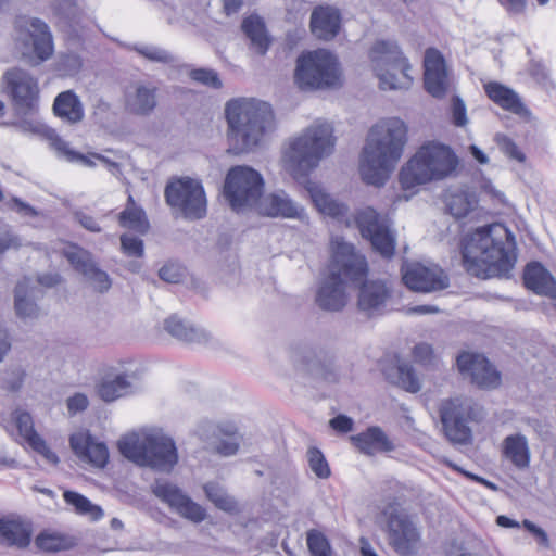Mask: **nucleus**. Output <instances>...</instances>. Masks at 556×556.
<instances>
[{"label": "nucleus", "instance_id": "nucleus-55", "mask_svg": "<svg viewBox=\"0 0 556 556\" xmlns=\"http://www.w3.org/2000/svg\"><path fill=\"white\" fill-rule=\"evenodd\" d=\"M29 446L41 454L49 464L56 465L59 463L58 455L47 445L41 437L33 441Z\"/></svg>", "mask_w": 556, "mask_h": 556}, {"label": "nucleus", "instance_id": "nucleus-15", "mask_svg": "<svg viewBox=\"0 0 556 556\" xmlns=\"http://www.w3.org/2000/svg\"><path fill=\"white\" fill-rule=\"evenodd\" d=\"M154 495L168 507L194 523L203 521L206 517V510L193 502L180 488L167 480H156L152 485Z\"/></svg>", "mask_w": 556, "mask_h": 556}, {"label": "nucleus", "instance_id": "nucleus-3", "mask_svg": "<svg viewBox=\"0 0 556 556\" xmlns=\"http://www.w3.org/2000/svg\"><path fill=\"white\" fill-rule=\"evenodd\" d=\"M329 275L323 279L316 293L317 305L325 311H340L346 302V285L362 283L367 277L366 257L342 237L331 238Z\"/></svg>", "mask_w": 556, "mask_h": 556}, {"label": "nucleus", "instance_id": "nucleus-8", "mask_svg": "<svg viewBox=\"0 0 556 556\" xmlns=\"http://www.w3.org/2000/svg\"><path fill=\"white\" fill-rule=\"evenodd\" d=\"M338 58L328 50L305 51L296 59L294 83L304 91L338 87L341 83Z\"/></svg>", "mask_w": 556, "mask_h": 556}, {"label": "nucleus", "instance_id": "nucleus-23", "mask_svg": "<svg viewBox=\"0 0 556 556\" xmlns=\"http://www.w3.org/2000/svg\"><path fill=\"white\" fill-rule=\"evenodd\" d=\"M70 445L81 462L96 468H104L109 462L106 444L99 441L87 430L73 433L70 437Z\"/></svg>", "mask_w": 556, "mask_h": 556}, {"label": "nucleus", "instance_id": "nucleus-43", "mask_svg": "<svg viewBox=\"0 0 556 556\" xmlns=\"http://www.w3.org/2000/svg\"><path fill=\"white\" fill-rule=\"evenodd\" d=\"M13 420L17 430L18 437L28 445L40 435L34 429L31 416L27 412L16 410L13 414Z\"/></svg>", "mask_w": 556, "mask_h": 556}, {"label": "nucleus", "instance_id": "nucleus-28", "mask_svg": "<svg viewBox=\"0 0 556 556\" xmlns=\"http://www.w3.org/2000/svg\"><path fill=\"white\" fill-rule=\"evenodd\" d=\"M156 87L146 84H135L129 87L125 93V109L127 112L147 116L155 109Z\"/></svg>", "mask_w": 556, "mask_h": 556}, {"label": "nucleus", "instance_id": "nucleus-54", "mask_svg": "<svg viewBox=\"0 0 556 556\" xmlns=\"http://www.w3.org/2000/svg\"><path fill=\"white\" fill-rule=\"evenodd\" d=\"M184 268L175 263H167L160 269V278L169 283H178L184 276Z\"/></svg>", "mask_w": 556, "mask_h": 556}, {"label": "nucleus", "instance_id": "nucleus-53", "mask_svg": "<svg viewBox=\"0 0 556 556\" xmlns=\"http://www.w3.org/2000/svg\"><path fill=\"white\" fill-rule=\"evenodd\" d=\"M452 123L456 127H464L468 123L467 111L464 101L458 97L454 96L451 103Z\"/></svg>", "mask_w": 556, "mask_h": 556}, {"label": "nucleus", "instance_id": "nucleus-58", "mask_svg": "<svg viewBox=\"0 0 556 556\" xmlns=\"http://www.w3.org/2000/svg\"><path fill=\"white\" fill-rule=\"evenodd\" d=\"M352 418L345 415H339L330 420V426L333 430L341 433H348L353 429Z\"/></svg>", "mask_w": 556, "mask_h": 556}, {"label": "nucleus", "instance_id": "nucleus-45", "mask_svg": "<svg viewBox=\"0 0 556 556\" xmlns=\"http://www.w3.org/2000/svg\"><path fill=\"white\" fill-rule=\"evenodd\" d=\"M36 546L43 552H59L68 547V541L63 535L42 532L36 538Z\"/></svg>", "mask_w": 556, "mask_h": 556}, {"label": "nucleus", "instance_id": "nucleus-61", "mask_svg": "<svg viewBox=\"0 0 556 556\" xmlns=\"http://www.w3.org/2000/svg\"><path fill=\"white\" fill-rule=\"evenodd\" d=\"M445 464H446L447 466H450L451 468H453L454 470H456V471H458V472H462L464 476H466V477L470 478L471 480L477 481V482H479V483H481V484L485 485L486 488H489V489H491V490H497V486H496L493 482L488 481V480H485V479H484V478H482V477H479V476H476V475H473V473L467 472V471H465V470L460 469L458 466H456V465H455V464H453L452 462L446 460V462H445Z\"/></svg>", "mask_w": 556, "mask_h": 556}, {"label": "nucleus", "instance_id": "nucleus-29", "mask_svg": "<svg viewBox=\"0 0 556 556\" xmlns=\"http://www.w3.org/2000/svg\"><path fill=\"white\" fill-rule=\"evenodd\" d=\"M350 440L353 445L359 450V452L367 455L391 452L395 448L393 442L389 439L386 432L376 426L369 427L365 431L352 435Z\"/></svg>", "mask_w": 556, "mask_h": 556}, {"label": "nucleus", "instance_id": "nucleus-46", "mask_svg": "<svg viewBox=\"0 0 556 556\" xmlns=\"http://www.w3.org/2000/svg\"><path fill=\"white\" fill-rule=\"evenodd\" d=\"M134 49L143 58L151 62L162 64H170L175 62V56L167 50L152 46V45H138Z\"/></svg>", "mask_w": 556, "mask_h": 556}, {"label": "nucleus", "instance_id": "nucleus-16", "mask_svg": "<svg viewBox=\"0 0 556 556\" xmlns=\"http://www.w3.org/2000/svg\"><path fill=\"white\" fill-rule=\"evenodd\" d=\"M402 278L405 286L416 292L430 293L448 287L447 275L434 264H405L402 267Z\"/></svg>", "mask_w": 556, "mask_h": 556}, {"label": "nucleus", "instance_id": "nucleus-13", "mask_svg": "<svg viewBox=\"0 0 556 556\" xmlns=\"http://www.w3.org/2000/svg\"><path fill=\"white\" fill-rule=\"evenodd\" d=\"M390 546L401 556H413L421 546V533L413 520L403 511L393 509L387 521Z\"/></svg>", "mask_w": 556, "mask_h": 556}, {"label": "nucleus", "instance_id": "nucleus-49", "mask_svg": "<svg viewBox=\"0 0 556 556\" xmlns=\"http://www.w3.org/2000/svg\"><path fill=\"white\" fill-rule=\"evenodd\" d=\"M414 361L425 368H437L439 359L434 355L432 346L428 343H418L413 349Z\"/></svg>", "mask_w": 556, "mask_h": 556}, {"label": "nucleus", "instance_id": "nucleus-21", "mask_svg": "<svg viewBox=\"0 0 556 556\" xmlns=\"http://www.w3.org/2000/svg\"><path fill=\"white\" fill-rule=\"evenodd\" d=\"M457 367L462 374L469 375L471 381L481 388H495L500 384V372L481 354L462 353L457 357Z\"/></svg>", "mask_w": 556, "mask_h": 556}, {"label": "nucleus", "instance_id": "nucleus-39", "mask_svg": "<svg viewBox=\"0 0 556 556\" xmlns=\"http://www.w3.org/2000/svg\"><path fill=\"white\" fill-rule=\"evenodd\" d=\"M30 279L24 278L15 288V311L21 318H35L39 309L34 302L35 288H29Z\"/></svg>", "mask_w": 556, "mask_h": 556}, {"label": "nucleus", "instance_id": "nucleus-40", "mask_svg": "<svg viewBox=\"0 0 556 556\" xmlns=\"http://www.w3.org/2000/svg\"><path fill=\"white\" fill-rule=\"evenodd\" d=\"M122 227L146 233L149 229V220L142 207L138 206L131 195L128 197L127 205L118 215Z\"/></svg>", "mask_w": 556, "mask_h": 556}, {"label": "nucleus", "instance_id": "nucleus-17", "mask_svg": "<svg viewBox=\"0 0 556 556\" xmlns=\"http://www.w3.org/2000/svg\"><path fill=\"white\" fill-rule=\"evenodd\" d=\"M56 25L68 42H78L94 29L93 21L81 13L72 0H64L55 9Z\"/></svg>", "mask_w": 556, "mask_h": 556}, {"label": "nucleus", "instance_id": "nucleus-30", "mask_svg": "<svg viewBox=\"0 0 556 556\" xmlns=\"http://www.w3.org/2000/svg\"><path fill=\"white\" fill-rule=\"evenodd\" d=\"M305 189L308 192L315 207L324 215H328L337 219H341L346 215L348 206L344 203L333 199L318 184L312 180H307L305 184Z\"/></svg>", "mask_w": 556, "mask_h": 556}, {"label": "nucleus", "instance_id": "nucleus-2", "mask_svg": "<svg viewBox=\"0 0 556 556\" xmlns=\"http://www.w3.org/2000/svg\"><path fill=\"white\" fill-rule=\"evenodd\" d=\"M407 125L399 117L377 122L368 131L359 159L364 182L383 186L401 160L407 142Z\"/></svg>", "mask_w": 556, "mask_h": 556}, {"label": "nucleus", "instance_id": "nucleus-64", "mask_svg": "<svg viewBox=\"0 0 556 556\" xmlns=\"http://www.w3.org/2000/svg\"><path fill=\"white\" fill-rule=\"evenodd\" d=\"M215 505L225 511H233L237 509V503L227 493H225L220 498H218Z\"/></svg>", "mask_w": 556, "mask_h": 556}, {"label": "nucleus", "instance_id": "nucleus-56", "mask_svg": "<svg viewBox=\"0 0 556 556\" xmlns=\"http://www.w3.org/2000/svg\"><path fill=\"white\" fill-rule=\"evenodd\" d=\"M21 242L15 237L7 225H0V252H4L12 248H17Z\"/></svg>", "mask_w": 556, "mask_h": 556}, {"label": "nucleus", "instance_id": "nucleus-6", "mask_svg": "<svg viewBox=\"0 0 556 556\" xmlns=\"http://www.w3.org/2000/svg\"><path fill=\"white\" fill-rule=\"evenodd\" d=\"M458 157L446 144L429 141L422 144L400 172V182L408 190L451 176L457 168Z\"/></svg>", "mask_w": 556, "mask_h": 556}, {"label": "nucleus", "instance_id": "nucleus-41", "mask_svg": "<svg viewBox=\"0 0 556 556\" xmlns=\"http://www.w3.org/2000/svg\"><path fill=\"white\" fill-rule=\"evenodd\" d=\"M477 202L475 194L465 190L448 192L445 198L448 212L456 218L465 217L475 208Z\"/></svg>", "mask_w": 556, "mask_h": 556}, {"label": "nucleus", "instance_id": "nucleus-50", "mask_svg": "<svg viewBox=\"0 0 556 556\" xmlns=\"http://www.w3.org/2000/svg\"><path fill=\"white\" fill-rule=\"evenodd\" d=\"M190 77L193 80L201 83L202 85H205L207 87H212L215 89L222 88V85H223L222 80L218 77L217 72H215L214 70H208V68L192 70L190 72Z\"/></svg>", "mask_w": 556, "mask_h": 556}, {"label": "nucleus", "instance_id": "nucleus-18", "mask_svg": "<svg viewBox=\"0 0 556 556\" xmlns=\"http://www.w3.org/2000/svg\"><path fill=\"white\" fill-rule=\"evenodd\" d=\"M424 67V84L427 92L438 99L444 98L452 87V78L442 53L435 48L427 49Z\"/></svg>", "mask_w": 556, "mask_h": 556}, {"label": "nucleus", "instance_id": "nucleus-31", "mask_svg": "<svg viewBox=\"0 0 556 556\" xmlns=\"http://www.w3.org/2000/svg\"><path fill=\"white\" fill-rule=\"evenodd\" d=\"M31 540V529L28 523L18 519H0V543L7 546L24 548Z\"/></svg>", "mask_w": 556, "mask_h": 556}, {"label": "nucleus", "instance_id": "nucleus-62", "mask_svg": "<svg viewBox=\"0 0 556 556\" xmlns=\"http://www.w3.org/2000/svg\"><path fill=\"white\" fill-rule=\"evenodd\" d=\"M76 217H77L79 224L87 230L92 231V232H99L101 230L97 220L92 216H89L85 213H77Z\"/></svg>", "mask_w": 556, "mask_h": 556}, {"label": "nucleus", "instance_id": "nucleus-27", "mask_svg": "<svg viewBox=\"0 0 556 556\" xmlns=\"http://www.w3.org/2000/svg\"><path fill=\"white\" fill-rule=\"evenodd\" d=\"M341 21V13L337 8L319 5L311 15L312 33L319 39L330 40L339 34Z\"/></svg>", "mask_w": 556, "mask_h": 556}, {"label": "nucleus", "instance_id": "nucleus-51", "mask_svg": "<svg viewBox=\"0 0 556 556\" xmlns=\"http://www.w3.org/2000/svg\"><path fill=\"white\" fill-rule=\"evenodd\" d=\"M496 142L500 146L501 150L510 159H514L520 163L525 162L526 155L518 148V146L508 137L497 135Z\"/></svg>", "mask_w": 556, "mask_h": 556}, {"label": "nucleus", "instance_id": "nucleus-52", "mask_svg": "<svg viewBox=\"0 0 556 556\" xmlns=\"http://www.w3.org/2000/svg\"><path fill=\"white\" fill-rule=\"evenodd\" d=\"M121 244L123 252L128 256L141 257L143 255V241L137 237L123 235Z\"/></svg>", "mask_w": 556, "mask_h": 556}, {"label": "nucleus", "instance_id": "nucleus-22", "mask_svg": "<svg viewBox=\"0 0 556 556\" xmlns=\"http://www.w3.org/2000/svg\"><path fill=\"white\" fill-rule=\"evenodd\" d=\"M64 256L96 290L104 292L110 289L111 279L109 275L96 265L88 251L77 245H68L64 249Z\"/></svg>", "mask_w": 556, "mask_h": 556}, {"label": "nucleus", "instance_id": "nucleus-11", "mask_svg": "<svg viewBox=\"0 0 556 556\" xmlns=\"http://www.w3.org/2000/svg\"><path fill=\"white\" fill-rule=\"evenodd\" d=\"M167 203L179 210L186 218L199 219L206 214V198L200 181L180 178L166 186Z\"/></svg>", "mask_w": 556, "mask_h": 556}, {"label": "nucleus", "instance_id": "nucleus-10", "mask_svg": "<svg viewBox=\"0 0 556 556\" xmlns=\"http://www.w3.org/2000/svg\"><path fill=\"white\" fill-rule=\"evenodd\" d=\"M262 175L249 166H235L227 173L223 195L236 212L255 207L263 194Z\"/></svg>", "mask_w": 556, "mask_h": 556}, {"label": "nucleus", "instance_id": "nucleus-37", "mask_svg": "<svg viewBox=\"0 0 556 556\" xmlns=\"http://www.w3.org/2000/svg\"><path fill=\"white\" fill-rule=\"evenodd\" d=\"M242 30L250 39V46L253 51L264 55L270 45L263 20L257 15H250L242 22Z\"/></svg>", "mask_w": 556, "mask_h": 556}, {"label": "nucleus", "instance_id": "nucleus-34", "mask_svg": "<svg viewBox=\"0 0 556 556\" xmlns=\"http://www.w3.org/2000/svg\"><path fill=\"white\" fill-rule=\"evenodd\" d=\"M53 111L62 121L75 124L84 118V108L79 98L71 90L63 91L54 100Z\"/></svg>", "mask_w": 556, "mask_h": 556}, {"label": "nucleus", "instance_id": "nucleus-36", "mask_svg": "<svg viewBox=\"0 0 556 556\" xmlns=\"http://www.w3.org/2000/svg\"><path fill=\"white\" fill-rule=\"evenodd\" d=\"M165 330L178 340L186 342H205L208 334L177 315H172L164 323Z\"/></svg>", "mask_w": 556, "mask_h": 556}, {"label": "nucleus", "instance_id": "nucleus-35", "mask_svg": "<svg viewBox=\"0 0 556 556\" xmlns=\"http://www.w3.org/2000/svg\"><path fill=\"white\" fill-rule=\"evenodd\" d=\"M134 390L130 377L124 374L108 376L98 386V394L105 402L130 395Z\"/></svg>", "mask_w": 556, "mask_h": 556}, {"label": "nucleus", "instance_id": "nucleus-9", "mask_svg": "<svg viewBox=\"0 0 556 556\" xmlns=\"http://www.w3.org/2000/svg\"><path fill=\"white\" fill-rule=\"evenodd\" d=\"M372 71L383 90L408 88L413 81L408 60L394 41L379 40L369 51Z\"/></svg>", "mask_w": 556, "mask_h": 556}, {"label": "nucleus", "instance_id": "nucleus-5", "mask_svg": "<svg viewBox=\"0 0 556 556\" xmlns=\"http://www.w3.org/2000/svg\"><path fill=\"white\" fill-rule=\"evenodd\" d=\"M334 146L332 126L316 122L289 142L283 152L285 167L295 179L306 176L333 152Z\"/></svg>", "mask_w": 556, "mask_h": 556}, {"label": "nucleus", "instance_id": "nucleus-26", "mask_svg": "<svg viewBox=\"0 0 556 556\" xmlns=\"http://www.w3.org/2000/svg\"><path fill=\"white\" fill-rule=\"evenodd\" d=\"M483 90L488 98L504 111L519 116L529 114L520 96L510 87L498 81H488L483 84Z\"/></svg>", "mask_w": 556, "mask_h": 556}, {"label": "nucleus", "instance_id": "nucleus-33", "mask_svg": "<svg viewBox=\"0 0 556 556\" xmlns=\"http://www.w3.org/2000/svg\"><path fill=\"white\" fill-rule=\"evenodd\" d=\"M35 130L39 134H41L49 142L50 146L61 155L66 157L68 161H80L83 164L87 166H96L97 157H94L96 154H91L90 156H85L81 154H78L74 151H72L68 147V143L64 141L54 129L51 127L45 125V124H38L35 127Z\"/></svg>", "mask_w": 556, "mask_h": 556}, {"label": "nucleus", "instance_id": "nucleus-47", "mask_svg": "<svg viewBox=\"0 0 556 556\" xmlns=\"http://www.w3.org/2000/svg\"><path fill=\"white\" fill-rule=\"evenodd\" d=\"M397 381L396 383L402 387L404 390L416 393L420 390V382L418 377L415 374L412 365L406 363H401L397 368Z\"/></svg>", "mask_w": 556, "mask_h": 556}, {"label": "nucleus", "instance_id": "nucleus-1", "mask_svg": "<svg viewBox=\"0 0 556 556\" xmlns=\"http://www.w3.org/2000/svg\"><path fill=\"white\" fill-rule=\"evenodd\" d=\"M462 255L464 267L472 276H506L517 261L515 237L500 223L477 228L464 238Z\"/></svg>", "mask_w": 556, "mask_h": 556}, {"label": "nucleus", "instance_id": "nucleus-14", "mask_svg": "<svg viewBox=\"0 0 556 556\" xmlns=\"http://www.w3.org/2000/svg\"><path fill=\"white\" fill-rule=\"evenodd\" d=\"M8 92L16 111L21 114L33 113L38 108V80L21 68L8 71L4 75Z\"/></svg>", "mask_w": 556, "mask_h": 556}, {"label": "nucleus", "instance_id": "nucleus-42", "mask_svg": "<svg viewBox=\"0 0 556 556\" xmlns=\"http://www.w3.org/2000/svg\"><path fill=\"white\" fill-rule=\"evenodd\" d=\"M64 500L75 508L76 513L89 516L92 520H98L103 516V511L99 506L93 505L87 497L77 492L65 491Z\"/></svg>", "mask_w": 556, "mask_h": 556}, {"label": "nucleus", "instance_id": "nucleus-32", "mask_svg": "<svg viewBox=\"0 0 556 556\" xmlns=\"http://www.w3.org/2000/svg\"><path fill=\"white\" fill-rule=\"evenodd\" d=\"M389 298L386 285L378 281L365 282L358 295V306L368 315L378 313Z\"/></svg>", "mask_w": 556, "mask_h": 556}, {"label": "nucleus", "instance_id": "nucleus-24", "mask_svg": "<svg viewBox=\"0 0 556 556\" xmlns=\"http://www.w3.org/2000/svg\"><path fill=\"white\" fill-rule=\"evenodd\" d=\"M255 210L265 216L281 218L304 217V208L295 203L283 190H278L261 197Z\"/></svg>", "mask_w": 556, "mask_h": 556}, {"label": "nucleus", "instance_id": "nucleus-60", "mask_svg": "<svg viewBox=\"0 0 556 556\" xmlns=\"http://www.w3.org/2000/svg\"><path fill=\"white\" fill-rule=\"evenodd\" d=\"M239 443L236 439H227L222 440L216 446V451L218 454L223 456H231L238 452Z\"/></svg>", "mask_w": 556, "mask_h": 556}, {"label": "nucleus", "instance_id": "nucleus-63", "mask_svg": "<svg viewBox=\"0 0 556 556\" xmlns=\"http://www.w3.org/2000/svg\"><path fill=\"white\" fill-rule=\"evenodd\" d=\"M204 491L208 500L214 504L226 492L215 483H207L204 485Z\"/></svg>", "mask_w": 556, "mask_h": 556}, {"label": "nucleus", "instance_id": "nucleus-12", "mask_svg": "<svg viewBox=\"0 0 556 556\" xmlns=\"http://www.w3.org/2000/svg\"><path fill=\"white\" fill-rule=\"evenodd\" d=\"M356 225L363 238L370 241L372 248L383 257L390 258L395 251V236L389 220L372 207H365L355 216Z\"/></svg>", "mask_w": 556, "mask_h": 556}, {"label": "nucleus", "instance_id": "nucleus-59", "mask_svg": "<svg viewBox=\"0 0 556 556\" xmlns=\"http://www.w3.org/2000/svg\"><path fill=\"white\" fill-rule=\"evenodd\" d=\"M500 3L510 16L523 14L526 0H500Z\"/></svg>", "mask_w": 556, "mask_h": 556}, {"label": "nucleus", "instance_id": "nucleus-38", "mask_svg": "<svg viewBox=\"0 0 556 556\" xmlns=\"http://www.w3.org/2000/svg\"><path fill=\"white\" fill-rule=\"evenodd\" d=\"M503 455L517 468H527L530 463V451L526 437L520 433L506 437L503 441Z\"/></svg>", "mask_w": 556, "mask_h": 556}, {"label": "nucleus", "instance_id": "nucleus-48", "mask_svg": "<svg viewBox=\"0 0 556 556\" xmlns=\"http://www.w3.org/2000/svg\"><path fill=\"white\" fill-rule=\"evenodd\" d=\"M308 465L311 470L320 479H327L330 476L329 465L317 447H311L307 452Z\"/></svg>", "mask_w": 556, "mask_h": 556}, {"label": "nucleus", "instance_id": "nucleus-57", "mask_svg": "<svg viewBox=\"0 0 556 556\" xmlns=\"http://www.w3.org/2000/svg\"><path fill=\"white\" fill-rule=\"evenodd\" d=\"M88 397L83 393H76L67 400V409L74 415L85 410L88 407Z\"/></svg>", "mask_w": 556, "mask_h": 556}, {"label": "nucleus", "instance_id": "nucleus-4", "mask_svg": "<svg viewBox=\"0 0 556 556\" xmlns=\"http://www.w3.org/2000/svg\"><path fill=\"white\" fill-rule=\"evenodd\" d=\"M230 150L238 154L260 146L271 128L274 115L268 103L255 99H236L226 105Z\"/></svg>", "mask_w": 556, "mask_h": 556}, {"label": "nucleus", "instance_id": "nucleus-44", "mask_svg": "<svg viewBox=\"0 0 556 556\" xmlns=\"http://www.w3.org/2000/svg\"><path fill=\"white\" fill-rule=\"evenodd\" d=\"M306 543L312 556H333L329 540L319 530H309L306 533Z\"/></svg>", "mask_w": 556, "mask_h": 556}, {"label": "nucleus", "instance_id": "nucleus-25", "mask_svg": "<svg viewBox=\"0 0 556 556\" xmlns=\"http://www.w3.org/2000/svg\"><path fill=\"white\" fill-rule=\"evenodd\" d=\"M18 27L24 28L33 40L34 53L39 62L48 60L54 51L52 34L49 26L36 17H23Z\"/></svg>", "mask_w": 556, "mask_h": 556}, {"label": "nucleus", "instance_id": "nucleus-7", "mask_svg": "<svg viewBox=\"0 0 556 556\" xmlns=\"http://www.w3.org/2000/svg\"><path fill=\"white\" fill-rule=\"evenodd\" d=\"M118 450L135 464L161 472H170L179 459L175 441L160 430L125 435Z\"/></svg>", "mask_w": 556, "mask_h": 556}, {"label": "nucleus", "instance_id": "nucleus-19", "mask_svg": "<svg viewBox=\"0 0 556 556\" xmlns=\"http://www.w3.org/2000/svg\"><path fill=\"white\" fill-rule=\"evenodd\" d=\"M467 407L459 399L445 400L440 405V417L448 440L455 443H468L471 430L467 422Z\"/></svg>", "mask_w": 556, "mask_h": 556}, {"label": "nucleus", "instance_id": "nucleus-20", "mask_svg": "<svg viewBox=\"0 0 556 556\" xmlns=\"http://www.w3.org/2000/svg\"><path fill=\"white\" fill-rule=\"evenodd\" d=\"M457 367L462 374L469 375L471 381L481 388H495L500 384V372L481 354L462 353L457 357Z\"/></svg>", "mask_w": 556, "mask_h": 556}]
</instances>
